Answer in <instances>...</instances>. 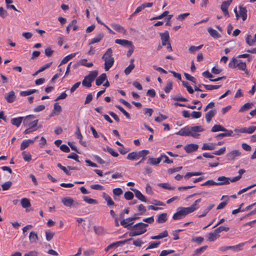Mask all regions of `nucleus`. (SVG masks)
Here are the masks:
<instances>
[{
  "label": "nucleus",
  "instance_id": "nucleus-12",
  "mask_svg": "<svg viewBox=\"0 0 256 256\" xmlns=\"http://www.w3.org/2000/svg\"><path fill=\"white\" fill-rule=\"evenodd\" d=\"M240 152L238 150H233L230 152L228 153L226 156V158L228 160H233L235 159L236 156H240Z\"/></svg>",
  "mask_w": 256,
  "mask_h": 256
},
{
  "label": "nucleus",
  "instance_id": "nucleus-37",
  "mask_svg": "<svg viewBox=\"0 0 256 256\" xmlns=\"http://www.w3.org/2000/svg\"><path fill=\"white\" fill-rule=\"evenodd\" d=\"M62 110L61 106L59 104L58 102H56L54 104V110H53L52 112L58 115L62 112Z\"/></svg>",
  "mask_w": 256,
  "mask_h": 256
},
{
  "label": "nucleus",
  "instance_id": "nucleus-59",
  "mask_svg": "<svg viewBox=\"0 0 256 256\" xmlns=\"http://www.w3.org/2000/svg\"><path fill=\"white\" fill-rule=\"evenodd\" d=\"M159 115L160 116L156 117L154 119V120L156 122H160L163 120H166L168 118L166 116L160 113L159 114Z\"/></svg>",
  "mask_w": 256,
  "mask_h": 256
},
{
  "label": "nucleus",
  "instance_id": "nucleus-48",
  "mask_svg": "<svg viewBox=\"0 0 256 256\" xmlns=\"http://www.w3.org/2000/svg\"><path fill=\"white\" fill-rule=\"evenodd\" d=\"M202 86L206 90H213L218 89L221 86L216 85H208L202 84Z\"/></svg>",
  "mask_w": 256,
  "mask_h": 256
},
{
  "label": "nucleus",
  "instance_id": "nucleus-20",
  "mask_svg": "<svg viewBox=\"0 0 256 256\" xmlns=\"http://www.w3.org/2000/svg\"><path fill=\"white\" fill-rule=\"evenodd\" d=\"M229 67L232 69L238 68L240 70L244 71L247 75L249 74V72L246 68V65H229Z\"/></svg>",
  "mask_w": 256,
  "mask_h": 256
},
{
  "label": "nucleus",
  "instance_id": "nucleus-21",
  "mask_svg": "<svg viewBox=\"0 0 256 256\" xmlns=\"http://www.w3.org/2000/svg\"><path fill=\"white\" fill-rule=\"evenodd\" d=\"M24 117L22 116L17 118H13L10 120L11 124L14 126L18 127L20 125L22 121H24Z\"/></svg>",
  "mask_w": 256,
  "mask_h": 256
},
{
  "label": "nucleus",
  "instance_id": "nucleus-24",
  "mask_svg": "<svg viewBox=\"0 0 256 256\" xmlns=\"http://www.w3.org/2000/svg\"><path fill=\"white\" fill-rule=\"evenodd\" d=\"M216 110H210L206 114L205 118H206L207 122L209 123L212 118L215 116L216 114Z\"/></svg>",
  "mask_w": 256,
  "mask_h": 256
},
{
  "label": "nucleus",
  "instance_id": "nucleus-1",
  "mask_svg": "<svg viewBox=\"0 0 256 256\" xmlns=\"http://www.w3.org/2000/svg\"><path fill=\"white\" fill-rule=\"evenodd\" d=\"M204 130V128L201 126L185 127L182 128L176 134L182 136H191L197 138L200 136L197 132H202Z\"/></svg>",
  "mask_w": 256,
  "mask_h": 256
},
{
  "label": "nucleus",
  "instance_id": "nucleus-62",
  "mask_svg": "<svg viewBox=\"0 0 256 256\" xmlns=\"http://www.w3.org/2000/svg\"><path fill=\"white\" fill-rule=\"evenodd\" d=\"M160 244V242H154L150 244L146 250L152 249L157 248Z\"/></svg>",
  "mask_w": 256,
  "mask_h": 256
},
{
  "label": "nucleus",
  "instance_id": "nucleus-42",
  "mask_svg": "<svg viewBox=\"0 0 256 256\" xmlns=\"http://www.w3.org/2000/svg\"><path fill=\"white\" fill-rule=\"evenodd\" d=\"M82 198L85 202L88 204H98V202L96 200L88 198V196H84L82 197Z\"/></svg>",
  "mask_w": 256,
  "mask_h": 256
},
{
  "label": "nucleus",
  "instance_id": "nucleus-2",
  "mask_svg": "<svg viewBox=\"0 0 256 256\" xmlns=\"http://www.w3.org/2000/svg\"><path fill=\"white\" fill-rule=\"evenodd\" d=\"M148 226V224L143 222H139L134 225L130 228L132 232L128 233L129 236H136L145 233L147 230L146 228Z\"/></svg>",
  "mask_w": 256,
  "mask_h": 256
},
{
  "label": "nucleus",
  "instance_id": "nucleus-3",
  "mask_svg": "<svg viewBox=\"0 0 256 256\" xmlns=\"http://www.w3.org/2000/svg\"><path fill=\"white\" fill-rule=\"evenodd\" d=\"M98 75V71L94 70L91 71L90 74L84 77V80L82 81L83 86L90 88L92 86V82L94 80Z\"/></svg>",
  "mask_w": 256,
  "mask_h": 256
},
{
  "label": "nucleus",
  "instance_id": "nucleus-57",
  "mask_svg": "<svg viewBox=\"0 0 256 256\" xmlns=\"http://www.w3.org/2000/svg\"><path fill=\"white\" fill-rule=\"evenodd\" d=\"M230 230L229 227L220 226L218 227V228H216L215 230H216V233H218V234H219L220 232H222V231L228 232V230Z\"/></svg>",
  "mask_w": 256,
  "mask_h": 256
},
{
  "label": "nucleus",
  "instance_id": "nucleus-46",
  "mask_svg": "<svg viewBox=\"0 0 256 256\" xmlns=\"http://www.w3.org/2000/svg\"><path fill=\"white\" fill-rule=\"evenodd\" d=\"M224 132H225L224 133L219 134H218L216 136V137L217 138H222V137H225V136H232V134L233 133V132L232 130H228V131H226Z\"/></svg>",
  "mask_w": 256,
  "mask_h": 256
},
{
  "label": "nucleus",
  "instance_id": "nucleus-41",
  "mask_svg": "<svg viewBox=\"0 0 256 256\" xmlns=\"http://www.w3.org/2000/svg\"><path fill=\"white\" fill-rule=\"evenodd\" d=\"M202 174V172H188L186 174L184 178L185 179L187 180L192 176H200Z\"/></svg>",
  "mask_w": 256,
  "mask_h": 256
},
{
  "label": "nucleus",
  "instance_id": "nucleus-8",
  "mask_svg": "<svg viewBox=\"0 0 256 256\" xmlns=\"http://www.w3.org/2000/svg\"><path fill=\"white\" fill-rule=\"evenodd\" d=\"M62 202L64 206L67 207H76L79 204V203L74 201L72 198L64 197L62 199Z\"/></svg>",
  "mask_w": 256,
  "mask_h": 256
},
{
  "label": "nucleus",
  "instance_id": "nucleus-25",
  "mask_svg": "<svg viewBox=\"0 0 256 256\" xmlns=\"http://www.w3.org/2000/svg\"><path fill=\"white\" fill-rule=\"evenodd\" d=\"M168 232L166 230H165L162 232L160 233L158 235L155 236H152L150 238L152 240H160L168 236Z\"/></svg>",
  "mask_w": 256,
  "mask_h": 256
},
{
  "label": "nucleus",
  "instance_id": "nucleus-56",
  "mask_svg": "<svg viewBox=\"0 0 256 256\" xmlns=\"http://www.w3.org/2000/svg\"><path fill=\"white\" fill-rule=\"evenodd\" d=\"M137 153L138 154V158L141 157L144 158H145V156L150 153V152L148 150H144L138 152H137Z\"/></svg>",
  "mask_w": 256,
  "mask_h": 256
},
{
  "label": "nucleus",
  "instance_id": "nucleus-6",
  "mask_svg": "<svg viewBox=\"0 0 256 256\" xmlns=\"http://www.w3.org/2000/svg\"><path fill=\"white\" fill-rule=\"evenodd\" d=\"M35 118V116L32 114L28 115L24 117V120L23 121V124L24 126H28L29 127L32 128V129H36V130H37L36 128L38 123V120H36L32 122H29L28 120L30 118Z\"/></svg>",
  "mask_w": 256,
  "mask_h": 256
},
{
  "label": "nucleus",
  "instance_id": "nucleus-19",
  "mask_svg": "<svg viewBox=\"0 0 256 256\" xmlns=\"http://www.w3.org/2000/svg\"><path fill=\"white\" fill-rule=\"evenodd\" d=\"M107 79L106 74L103 73L100 74L96 80V84L98 86H100Z\"/></svg>",
  "mask_w": 256,
  "mask_h": 256
},
{
  "label": "nucleus",
  "instance_id": "nucleus-17",
  "mask_svg": "<svg viewBox=\"0 0 256 256\" xmlns=\"http://www.w3.org/2000/svg\"><path fill=\"white\" fill-rule=\"evenodd\" d=\"M218 181H220V182H217V186L228 184L230 182V178L226 177L224 176L218 177Z\"/></svg>",
  "mask_w": 256,
  "mask_h": 256
},
{
  "label": "nucleus",
  "instance_id": "nucleus-55",
  "mask_svg": "<svg viewBox=\"0 0 256 256\" xmlns=\"http://www.w3.org/2000/svg\"><path fill=\"white\" fill-rule=\"evenodd\" d=\"M124 197L126 200H132L134 197L133 193L131 192H126L124 194Z\"/></svg>",
  "mask_w": 256,
  "mask_h": 256
},
{
  "label": "nucleus",
  "instance_id": "nucleus-23",
  "mask_svg": "<svg viewBox=\"0 0 256 256\" xmlns=\"http://www.w3.org/2000/svg\"><path fill=\"white\" fill-rule=\"evenodd\" d=\"M38 240L37 233L32 231L29 235V240L32 244L36 243Z\"/></svg>",
  "mask_w": 256,
  "mask_h": 256
},
{
  "label": "nucleus",
  "instance_id": "nucleus-29",
  "mask_svg": "<svg viewBox=\"0 0 256 256\" xmlns=\"http://www.w3.org/2000/svg\"><path fill=\"white\" fill-rule=\"evenodd\" d=\"M219 236L220 235L218 234V233H216V230H214V232L208 234V240L209 242H214Z\"/></svg>",
  "mask_w": 256,
  "mask_h": 256
},
{
  "label": "nucleus",
  "instance_id": "nucleus-54",
  "mask_svg": "<svg viewBox=\"0 0 256 256\" xmlns=\"http://www.w3.org/2000/svg\"><path fill=\"white\" fill-rule=\"evenodd\" d=\"M12 185V182L8 181L2 185V189L3 190H8Z\"/></svg>",
  "mask_w": 256,
  "mask_h": 256
},
{
  "label": "nucleus",
  "instance_id": "nucleus-22",
  "mask_svg": "<svg viewBox=\"0 0 256 256\" xmlns=\"http://www.w3.org/2000/svg\"><path fill=\"white\" fill-rule=\"evenodd\" d=\"M239 12L240 16L244 21L246 20L247 18V10L246 8L242 6H239Z\"/></svg>",
  "mask_w": 256,
  "mask_h": 256
},
{
  "label": "nucleus",
  "instance_id": "nucleus-13",
  "mask_svg": "<svg viewBox=\"0 0 256 256\" xmlns=\"http://www.w3.org/2000/svg\"><path fill=\"white\" fill-rule=\"evenodd\" d=\"M111 26L115 30L119 33L124 34H126V30L123 26L118 24L112 23L111 24Z\"/></svg>",
  "mask_w": 256,
  "mask_h": 256
},
{
  "label": "nucleus",
  "instance_id": "nucleus-50",
  "mask_svg": "<svg viewBox=\"0 0 256 256\" xmlns=\"http://www.w3.org/2000/svg\"><path fill=\"white\" fill-rule=\"evenodd\" d=\"M22 155L23 156V158L26 162H29L32 160V156L29 152H22Z\"/></svg>",
  "mask_w": 256,
  "mask_h": 256
},
{
  "label": "nucleus",
  "instance_id": "nucleus-63",
  "mask_svg": "<svg viewBox=\"0 0 256 256\" xmlns=\"http://www.w3.org/2000/svg\"><path fill=\"white\" fill-rule=\"evenodd\" d=\"M222 71V69L218 68V66L213 67L212 69V72L214 74H220Z\"/></svg>",
  "mask_w": 256,
  "mask_h": 256
},
{
  "label": "nucleus",
  "instance_id": "nucleus-7",
  "mask_svg": "<svg viewBox=\"0 0 256 256\" xmlns=\"http://www.w3.org/2000/svg\"><path fill=\"white\" fill-rule=\"evenodd\" d=\"M112 49L108 48L102 56V58L104 60V64H114V59L112 57Z\"/></svg>",
  "mask_w": 256,
  "mask_h": 256
},
{
  "label": "nucleus",
  "instance_id": "nucleus-61",
  "mask_svg": "<svg viewBox=\"0 0 256 256\" xmlns=\"http://www.w3.org/2000/svg\"><path fill=\"white\" fill-rule=\"evenodd\" d=\"M214 185L217 186V182H215L212 180H208L201 184L202 186H212Z\"/></svg>",
  "mask_w": 256,
  "mask_h": 256
},
{
  "label": "nucleus",
  "instance_id": "nucleus-60",
  "mask_svg": "<svg viewBox=\"0 0 256 256\" xmlns=\"http://www.w3.org/2000/svg\"><path fill=\"white\" fill-rule=\"evenodd\" d=\"M54 233L50 231L46 232V239L48 241H50L54 237Z\"/></svg>",
  "mask_w": 256,
  "mask_h": 256
},
{
  "label": "nucleus",
  "instance_id": "nucleus-5",
  "mask_svg": "<svg viewBox=\"0 0 256 256\" xmlns=\"http://www.w3.org/2000/svg\"><path fill=\"white\" fill-rule=\"evenodd\" d=\"M201 198L198 199L190 207H180L182 210L184 215L186 216L198 209L199 208L198 204L201 202Z\"/></svg>",
  "mask_w": 256,
  "mask_h": 256
},
{
  "label": "nucleus",
  "instance_id": "nucleus-31",
  "mask_svg": "<svg viewBox=\"0 0 256 256\" xmlns=\"http://www.w3.org/2000/svg\"><path fill=\"white\" fill-rule=\"evenodd\" d=\"M208 248V246H204L196 250L191 256H199Z\"/></svg>",
  "mask_w": 256,
  "mask_h": 256
},
{
  "label": "nucleus",
  "instance_id": "nucleus-26",
  "mask_svg": "<svg viewBox=\"0 0 256 256\" xmlns=\"http://www.w3.org/2000/svg\"><path fill=\"white\" fill-rule=\"evenodd\" d=\"M178 209L179 210L176 212L173 216L172 218L174 220H180L185 216L180 208H179Z\"/></svg>",
  "mask_w": 256,
  "mask_h": 256
},
{
  "label": "nucleus",
  "instance_id": "nucleus-10",
  "mask_svg": "<svg viewBox=\"0 0 256 256\" xmlns=\"http://www.w3.org/2000/svg\"><path fill=\"white\" fill-rule=\"evenodd\" d=\"M245 242H242L234 246H227L221 247L220 250L221 251H226L228 250H232L234 251H238L242 250V248L245 244Z\"/></svg>",
  "mask_w": 256,
  "mask_h": 256
},
{
  "label": "nucleus",
  "instance_id": "nucleus-51",
  "mask_svg": "<svg viewBox=\"0 0 256 256\" xmlns=\"http://www.w3.org/2000/svg\"><path fill=\"white\" fill-rule=\"evenodd\" d=\"M112 192L114 196H118L122 195L123 193V191L121 188H117L113 189Z\"/></svg>",
  "mask_w": 256,
  "mask_h": 256
},
{
  "label": "nucleus",
  "instance_id": "nucleus-58",
  "mask_svg": "<svg viewBox=\"0 0 256 256\" xmlns=\"http://www.w3.org/2000/svg\"><path fill=\"white\" fill-rule=\"evenodd\" d=\"M107 152L114 157H118L119 156L117 152H115L112 148L108 146H107Z\"/></svg>",
  "mask_w": 256,
  "mask_h": 256
},
{
  "label": "nucleus",
  "instance_id": "nucleus-33",
  "mask_svg": "<svg viewBox=\"0 0 256 256\" xmlns=\"http://www.w3.org/2000/svg\"><path fill=\"white\" fill-rule=\"evenodd\" d=\"M167 214L162 213L158 216L157 222L160 224L164 223L167 220Z\"/></svg>",
  "mask_w": 256,
  "mask_h": 256
},
{
  "label": "nucleus",
  "instance_id": "nucleus-27",
  "mask_svg": "<svg viewBox=\"0 0 256 256\" xmlns=\"http://www.w3.org/2000/svg\"><path fill=\"white\" fill-rule=\"evenodd\" d=\"M104 36V34L102 33H100L96 36L89 43V44L90 45L100 42Z\"/></svg>",
  "mask_w": 256,
  "mask_h": 256
},
{
  "label": "nucleus",
  "instance_id": "nucleus-40",
  "mask_svg": "<svg viewBox=\"0 0 256 256\" xmlns=\"http://www.w3.org/2000/svg\"><path fill=\"white\" fill-rule=\"evenodd\" d=\"M214 206V204H210L203 212L202 214L198 216V218H202L206 216V214L213 208Z\"/></svg>",
  "mask_w": 256,
  "mask_h": 256
},
{
  "label": "nucleus",
  "instance_id": "nucleus-49",
  "mask_svg": "<svg viewBox=\"0 0 256 256\" xmlns=\"http://www.w3.org/2000/svg\"><path fill=\"white\" fill-rule=\"evenodd\" d=\"M116 107L118 108L126 116L127 118L130 119V114L125 110L120 105H116Z\"/></svg>",
  "mask_w": 256,
  "mask_h": 256
},
{
  "label": "nucleus",
  "instance_id": "nucleus-15",
  "mask_svg": "<svg viewBox=\"0 0 256 256\" xmlns=\"http://www.w3.org/2000/svg\"><path fill=\"white\" fill-rule=\"evenodd\" d=\"M198 148V146L196 144H187L184 146V150L187 153H191L196 151Z\"/></svg>",
  "mask_w": 256,
  "mask_h": 256
},
{
  "label": "nucleus",
  "instance_id": "nucleus-34",
  "mask_svg": "<svg viewBox=\"0 0 256 256\" xmlns=\"http://www.w3.org/2000/svg\"><path fill=\"white\" fill-rule=\"evenodd\" d=\"M254 106L253 103H246L244 105H243L239 110L240 112H244V111L248 110L249 109L251 108Z\"/></svg>",
  "mask_w": 256,
  "mask_h": 256
},
{
  "label": "nucleus",
  "instance_id": "nucleus-44",
  "mask_svg": "<svg viewBox=\"0 0 256 256\" xmlns=\"http://www.w3.org/2000/svg\"><path fill=\"white\" fill-rule=\"evenodd\" d=\"M216 148L214 144H204L202 146V150H214Z\"/></svg>",
  "mask_w": 256,
  "mask_h": 256
},
{
  "label": "nucleus",
  "instance_id": "nucleus-47",
  "mask_svg": "<svg viewBox=\"0 0 256 256\" xmlns=\"http://www.w3.org/2000/svg\"><path fill=\"white\" fill-rule=\"evenodd\" d=\"M254 38H252V36L248 34L246 38V42L250 46H253L256 42H254Z\"/></svg>",
  "mask_w": 256,
  "mask_h": 256
},
{
  "label": "nucleus",
  "instance_id": "nucleus-4",
  "mask_svg": "<svg viewBox=\"0 0 256 256\" xmlns=\"http://www.w3.org/2000/svg\"><path fill=\"white\" fill-rule=\"evenodd\" d=\"M162 44L163 46H166V48L168 52L172 50L171 44L170 42V35L168 31L166 30L164 32L160 33Z\"/></svg>",
  "mask_w": 256,
  "mask_h": 256
},
{
  "label": "nucleus",
  "instance_id": "nucleus-64",
  "mask_svg": "<svg viewBox=\"0 0 256 256\" xmlns=\"http://www.w3.org/2000/svg\"><path fill=\"white\" fill-rule=\"evenodd\" d=\"M190 116L194 118H198L202 116V112H192Z\"/></svg>",
  "mask_w": 256,
  "mask_h": 256
},
{
  "label": "nucleus",
  "instance_id": "nucleus-45",
  "mask_svg": "<svg viewBox=\"0 0 256 256\" xmlns=\"http://www.w3.org/2000/svg\"><path fill=\"white\" fill-rule=\"evenodd\" d=\"M37 91L36 90H28L22 91L20 92V95L22 96H26L34 94Z\"/></svg>",
  "mask_w": 256,
  "mask_h": 256
},
{
  "label": "nucleus",
  "instance_id": "nucleus-53",
  "mask_svg": "<svg viewBox=\"0 0 256 256\" xmlns=\"http://www.w3.org/2000/svg\"><path fill=\"white\" fill-rule=\"evenodd\" d=\"M158 186L162 188H163L169 190H174V187L170 186V184L168 183H160L158 184Z\"/></svg>",
  "mask_w": 256,
  "mask_h": 256
},
{
  "label": "nucleus",
  "instance_id": "nucleus-36",
  "mask_svg": "<svg viewBox=\"0 0 256 256\" xmlns=\"http://www.w3.org/2000/svg\"><path fill=\"white\" fill-rule=\"evenodd\" d=\"M20 202L24 208H27L30 206V200L27 198H22L20 200Z\"/></svg>",
  "mask_w": 256,
  "mask_h": 256
},
{
  "label": "nucleus",
  "instance_id": "nucleus-9",
  "mask_svg": "<svg viewBox=\"0 0 256 256\" xmlns=\"http://www.w3.org/2000/svg\"><path fill=\"white\" fill-rule=\"evenodd\" d=\"M232 0H228L226 1L223 2L221 5V6H220L221 10H222L224 15L226 17L230 16L229 12L228 11V8L229 6H230V4H232Z\"/></svg>",
  "mask_w": 256,
  "mask_h": 256
},
{
  "label": "nucleus",
  "instance_id": "nucleus-11",
  "mask_svg": "<svg viewBox=\"0 0 256 256\" xmlns=\"http://www.w3.org/2000/svg\"><path fill=\"white\" fill-rule=\"evenodd\" d=\"M138 218H128L126 220H122L120 222V224L124 228H128V226L132 225L134 223V221L137 220Z\"/></svg>",
  "mask_w": 256,
  "mask_h": 256
},
{
  "label": "nucleus",
  "instance_id": "nucleus-38",
  "mask_svg": "<svg viewBox=\"0 0 256 256\" xmlns=\"http://www.w3.org/2000/svg\"><path fill=\"white\" fill-rule=\"evenodd\" d=\"M76 55V53L71 54L67 56H66L65 58H63V60H62L60 64H66L70 60L74 58Z\"/></svg>",
  "mask_w": 256,
  "mask_h": 256
},
{
  "label": "nucleus",
  "instance_id": "nucleus-43",
  "mask_svg": "<svg viewBox=\"0 0 256 256\" xmlns=\"http://www.w3.org/2000/svg\"><path fill=\"white\" fill-rule=\"evenodd\" d=\"M94 230L95 233L98 235H102L104 234V228L101 226H94Z\"/></svg>",
  "mask_w": 256,
  "mask_h": 256
},
{
  "label": "nucleus",
  "instance_id": "nucleus-18",
  "mask_svg": "<svg viewBox=\"0 0 256 256\" xmlns=\"http://www.w3.org/2000/svg\"><path fill=\"white\" fill-rule=\"evenodd\" d=\"M4 98L9 103L13 102L16 100V96L14 91L10 92L8 94H6Z\"/></svg>",
  "mask_w": 256,
  "mask_h": 256
},
{
  "label": "nucleus",
  "instance_id": "nucleus-28",
  "mask_svg": "<svg viewBox=\"0 0 256 256\" xmlns=\"http://www.w3.org/2000/svg\"><path fill=\"white\" fill-rule=\"evenodd\" d=\"M102 198L107 202V205L108 206H111L114 205V202L112 200L111 198L108 194H107L106 193L104 192L102 194Z\"/></svg>",
  "mask_w": 256,
  "mask_h": 256
},
{
  "label": "nucleus",
  "instance_id": "nucleus-52",
  "mask_svg": "<svg viewBox=\"0 0 256 256\" xmlns=\"http://www.w3.org/2000/svg\"><path fill=\"white\" fill-rule=\"evenodd\" d=\"M203 46V44H201L199 46H191L188 49V51L190 53H194L196 51H198L200 49L202 48Z\"/></svg>",
  "mask_w": 256,
  "mask_h": 256
},
{
  "label": "nucleus",
  "instance_id": "nucleus-30",
  "mask_svg": "<svg viewBox=\"0 0 256 256\" xmlns=\"http://www.w3.org/2000/svg\"><path fill=\"white\" fill-rule=\"evenodd\" d=\"M211 130L212 132H217L219 131L226 132L228 131V130L221 125L215 124L212 126Z\"/></svg>",
  "mask_w": 256,
  "mask_h": 256
},
{
  "label": "nucleus",
  "instance_id": "nucleus-39",
  "mask_svg": "<svg viewBox=\"0 0 256 256\" xmlns=\"http://www.w3.org/2000/svg\"><path fill=\"white\" fill-rule=\"evenodd\" d=\"M127 158L130 160H136L138 159V154L136 152H133L128 154Z\"/></svg>",
  "mask_w": 256,
  "mask_h": 256
},
{
  "label": "nucleus",
  "instance_id": "nucleus-35",
  "mask_svg": "<svg viewBox=\"0 0 256 256\" xmlns=\"http://www.w3.org/2000/svg\"><path fill=\"white\" fill-rule=\"evenodd\" d=\"M208 31L210 34L214 38H218L220 36V35L218 32L211 28H209L208 29Z\"/></svg>",
  "mask_w": 256,
  "mask_h": 256
},
{
  "label": "nucleus",
  "instance_id": "nucleus-14",
  "mask_svg": "<svg viewBox=\"0 0 256 256\" xmlns=\"http://www.w3.org/2000/svg\"><path fill=\"white\" fill-rule=\"evenodd\" d=\"M115 43L127 48L132 46V42L126 40L116 39Z\"/></svg>",
  "mask_w": 256,
  "mask_h": 256
},
{
  "label": "nucleus",
  "instance_id": "nucleus-32",
  "mask_svg": "<svg viewBox=\"0 0 256 256\" xmlns=\"http://www.w3.org/2000/svg\"><path fill=\"white\" fill-rule=\"evenodd\" d=\"M34 140H24L20 144V150H24L25 148H27L30 144L34 143Z\"/></svg>",
  "mask_w": 256,
  "mask_h": 256
},
{
  "label": "nucleus",
  "instance_id": "nucleus-16",
  "mask_svg": "<svg viewBox=\"0 0 256 256\" xmlns=\"http://www.w3.org/2000/svg\"><path fill=\"white\" fill-rule=\"evenodd\" d=\"M130 190L134 192L135 196L137 198H138L142 202H146V200L145 196L142 194V192L140 190L132 188H131Z\"/></svg>",
  "mask_w": 256,
  "mask_h": 256
}]
</instances>
